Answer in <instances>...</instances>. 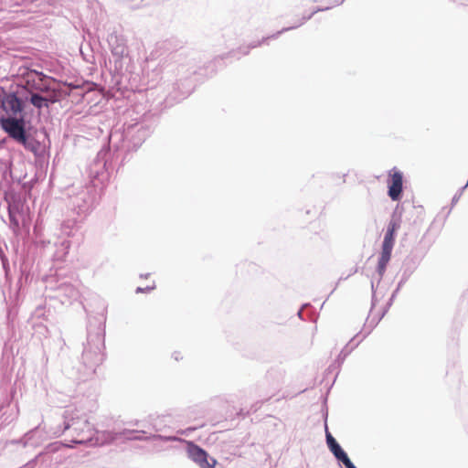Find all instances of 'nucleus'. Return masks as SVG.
Segmentation results:
<instances>
[{
	"instance_id": "6",
	"label": "nucleus",
	"mask_w": 468,
	"mask_h": 468,
	"mask_svg": "<svg viewBox=\"0 0 468 468\" xmlns=\"http://www.w3.org/2000/svg\"><path fill=\"white\" fill-rule=\"evenodd\" d=\"M399 228V224L396 221H391L388 224V230L385 234L383 240V247L393 249L394 241H395V232Z\"/></svg>"
},
{
	"instance_id": "11",
	"label": "nucleus",
	"mask_w": 468,
	"mask_h": 468,
	"mask_svg": "<svg viewBox=\"0 0 468 468\" xmlns=\"http://www.w3.org/2000/svg\"><path fill=\"white\" fill-rule=\"evenodd\" d=\"M326 442L329 448L336 443V441L330 432H326Z\"/></svg>"
},
{
	"instance_id": "8",
	"label": "nucleus",
	"mask_w": 468,
	"mask_h": 468,
	"mask_svg": "<svg viewBox=\"0 0 468 468\" xmlns=\"http://www.w3.org/2000/svg\"><path fill=\"white\" fill-rule=\"evenodd\" d=\"M392 250L393 249L391 248H386L382 246V251L378 265V271L380 275H383L386 271V267L391 257Z\"/></svg>"
},
{
	"instance_id": "7",
	"label": "nucleus",
	"mask_w": 468,
	"mask_h": 468,
	"mask_svg": "<svg viewBox=\"0 0 468 468\" xmlns=\"http://www.w3.org/2000/svg\"><path fill=\"white\" fill-rule=\"evenodd\" d=\"M329 449L333 452L335 457L338 461H341L346 468H356L353 464V463L350 461L347 454L343 451V449L340 447V445L337 442Z\"/></svg>"
},
{
	"instance_id": "1",
	"label": "nucleus",
	"mask_w": 468,
	"mask_h": 468,
	"mask_svg": "<svg viewBox=\"0 0 468 468\" xmlns=\"http://www.w3.org/2000/svg\"><path fill=\"white\" fill-rule=\"evenodd\" d=\"M1 126L8 135L20 144L26 145L27 143V136L24 127L23 120L16 118H3L1 119Z\"/></svg>"
},
{
	"instance_id": "12",
	"label": "nucleus",
	"mask_w": 468,
	"mask_h": 468,
	"mask_svg": "<svg viewBox=\"0 0 468 468\" xmlns=\"http://www.w3.org/2000/svg\"><path fill=\"white\" fill-rule=\"evenodd\" d=\"M323 10H328V7H325L324 9H317V10L313 11L312 14L308 16V18H310L311 16L314 15V13H316L318 11H323Z\"/></svg>"
},
{
	"instance_id": "2",
	"label": "nucleus",
	"mask_w": 468,
	"mask_h": 468,
	"mask_svg": "<svg viewBox=\"0 0 468 468\" xmlns=\"http://www.w3.org/2000/svg\"><path fill=\"white\" fill-rule=\"evenodd\" d=\"M187 452L190 459L198 464L200 468H216L217 460L210 458L209 461L207 452L199 446L190 443Z\"/></svg>"
},
{
	"instance_id": "5",
	"label": "nucleus",
	"mask_w": 468,
	"mask_h": 468,
	"mask_svg": "<svg viewBox=\"0 0 468 468\" xmlns=\"http://www.w3.org/2000/svg\"><path fill=\"white\" fill-rule=\"evenodd\" d=\"M1 105L3 110L9 115H16L22 111L21 101L15 93L5 94Z\"/></svg>"
},
{
	"instance_id": "9",
	"label": "nucleus",
	"mask_w": 468,
	"mask_h": 468,
	"mask_svg": "<svg viewBox=\"0 0 468 468\" xmlns=\"http://www.w3.org/2000/svg\"><path fill=\"white\" fill-rule=\"evenodd\" d=\"M48 100L38 94L32 93L30 102L37 108H42L44 105L48 106Z\"/></svg>"
},
{
	"instance_id": "3",
	"label": "nucleus",
	"mask_w": 468,
	"mask_h": 468,
	"mask_svg": "<svg viewBox=\"0 0 468 468\" xmlns=\"http://www.w3.org/2000/svg\"><path fill=\"white\" fill-rule=\"evenodd\" d=\"M389 176L388 196L393 201H398L402 193L403 175L400 171L393 168L389 173Z\"/></svg>"
},
{
	"instance_id": "13",
	"label": "nucleus",
	"mask_w": 468,
	"mask_h": 468,
	"mask_svg": "<svg viewBox=\"0 0 468 468\" xmlns=\"http://www.w3.org/2000/svg\"><path fill=\"white\" fill-rule=\"evenodd\" d=\"M82 441H83V440H77V441H75V442H77V443H81Z\"/></svg>"
},
{
	"instance_id": "14",
	"label": "nucleus",
	"mask_w": 468,
	"mask_h": 468,
	"mask_svg": "<svg viewBox=\"0 0 468 468\" xmlns=\"http://www.w3.org/2000/svg\"><path fill=\"white\" fill-rule=\"evenodd\" d=\"M136 292H143V290L141 288H137Z\"/></svg>"
},
{
	"instance_id": "10",
	"label": "nucleus",
	"mask_w": 468,
	"mask_h": 468,
	"mask_svg": "<svg viewBox=\"0 0 468 468\" xmlns=\"http://www.w3.org/2000/svg\"><path fill=\"white\" fill-rule=\"evenodd\" d=\"M8 213H9V218H10V221L12 224H14L16 227H18L19 225V222L16 217V207L15 206H12L10 205L9 207H8Z\"/></svg>"
},
{
	"instance_id": "4",
	"label": "nucleus",
	"mask_w": 468,
	"mask_h": 468,
	"mask_svg": "<svg viewBox=\"0 0 468 468\" xmlns=\"http://www.w3.org/2000/svg\"><path fill=\"white\" fill-rule=\"evenodd\" d=\"M47 78L41 73L33 72L29 73L26 79V88L30 93L36 91H45L48 90L46 83Z\"/></svg>"
}]
</instances>
